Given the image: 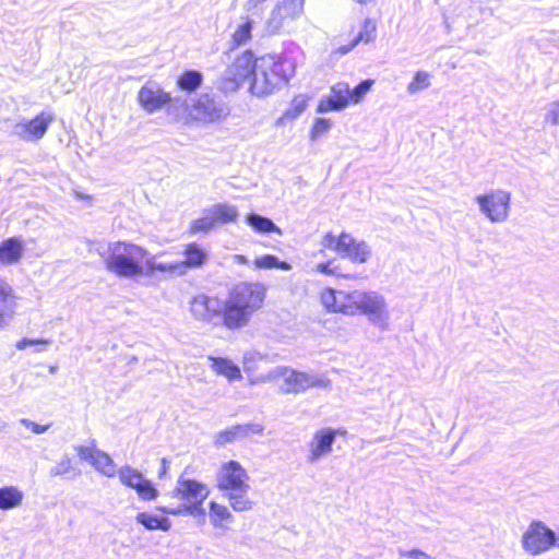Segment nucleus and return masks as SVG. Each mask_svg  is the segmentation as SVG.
<instances>
[{"mask_svg":"<svg viewBox=\"0 0 559 559\" xmlns=\"http://www.w3.org/2000/svg\"><path fill=\"white\" fill-rule=\"evenodd\" d=\"M203 83V74L198 70H185L176 81L178 90L186 95L195 93Z\"/></svg>","mask_w":559,"mask_h":559,"instance_id":"nucleus-23","label":"nucleus"},{"mask_svg":"<svg viewBox=\"0 0 559 559\" xmlns=\"http://www.w3.org/2000/svg\"><path fill=\"white\" fill-rule=\"evenodd\" d=\"M374 81L367 79L358 83L354 88L349 87L348 100L349 103L357 104L359 103L365 95L370 91Z\"/></svg>","mask_w":559,"mask_h":559,"instance_id":"nucleus-40","label":"nucleus"},{"mask_svg":"<svg viewBox=\"0 0 559 559\" xmlns=\"http://www.w3.org/2000/svg\"><path fill=\"white\" fill-rule=\"evenodd\" d=\"M254 265L258 269H280L283 271H288L292 269L290 264L286 261H281L276 255L273 254H264L255 259Z\"/></svg>","mask_w":559,"mask_h":559,"instance_id":"nucleus-35","label":"nucleus"},{"mask_svg":"<svg viewBox=\"0 0 559 559\" xmlns=\"http://www.w3.org/2000/svg\"><path fill=\"white\" fill-rule=\"evenodd\" d=\"M47 344V341L44 340H31V338H22L17 342L16 347L17 349H25L27 346L34 345V344Z\"/></svg>","mask_w":559,"mask_h":559,"instance_id":"nucleus-53","label":"nucleus"},{"mask_svg":"<svg viewBox=\"0 0 559 559\" xmlns=\"http://www.w3.org/2000/svg\"><path fill=\"white\" fill-rule=\"evenodd\" d=\"M353 292L337 290V304L335 311L344 314H355V306L352 301Z\"/></svg>","mask_w":559,"mask_h":559,"instance_id":"nucleus-38","label":"nucleus"},{"mask_svg":"<svg viewBox=\"0 0 559 559\" xmlns=\"http://www.w3.org/2000/svg\"><path fill=\"white\" fill-rule=\"evenodd\" d=\"M308 105V98L305 95L294 97L289 108L286 110L285 116L289 119H296L300 116Z\"/></svg>","mask_w":559,"mask_h":559,"instance_id":"nucleus-44","label":"nucleus"},{"mask_svg":"<svg viewBox=\"0 0 559 559\" xmlns=\"http://www.w3.org/2000/svg\"><path fill=\"white\" fill-rule=\"evenodd\" d=\"M183 255L185 260L179 261V263L181 264V270L185 273L186 269H200L205 265L210 253L201 245L197 242H190L185 246Z\"/></svg>","mask_w":559,"mask_h":559,"instance_id":"nucleus-19","label":"nucleus"},{"mask_svg":"<svg viewBox=\"0 0 559 559\" xmlns=\"http://www.w3.org/2000/svg\"><path fill=\"white\" fill-rule=\"evenodd\" d=\"M211 368L219 376L226 377L230 382L242 378L240 368L229 358L209 356Z\"/></svg>","mask_w":559,"mask_h":559,"instance_id":"nucleus-22","label":"nucleus"},{"mask_svg":"<svg viewBox=\"0 0 559 559\" xmlns=\"http://www.w3.org/2000/svg\"><path fill=\"white\" fill-rule=\"evenodd\" d=\"M92 466L106 477H114L116 474L118 475L114 460L109 456L108 453L102 450H99L97 456L93 461Z\"/></svg>","mask_w":559,"mask_h":559,"instance_id":"nucleus-33","label":"nucleus"},{"mask_svg":"<svg viewBox=\"0 0 559 559\" xmlns=\"http://www.w3.org/2000/svg\"><path fill=\"white\" fill-rule=\"evenodd\" d=\"M190 311L197 320L228 328L225 301L216 297L204 294L195 296L190 302Z\"/></svg>","mask_w":559,"mask_h":559,"instance_id":"nucleus-8","label":"nucleus"},{"mask_svg":"<svg viewBox=\"0 0 559 559\" xmlns=\"http://www.w3.org/2000/svg\"><path fill=\"white\" fill-rule=\"evenodd\" d=\"M246 223L259 234H282L281 229L274 224V222L263 215L257 213H249L246 216Z\"/></svg>","mask_w":559,"mask_h":559,"instance_id":"nucleus-26","label":"nucleus"},{"mask_svg":"<svg viewBox=\"0 0 559 559\" xmlns=\"http://www.w3.org/2000/svg\"><path fill=\"white\" fill-rule=\"evenodd\" d=\"M338 430L332 428H322L318 430L310 444V454L308 461L314 463L322 456L331 452L332 445L335 442Z\"/></svg>","mask_w":559,"mask_h":559,"instance_id":"nucleus-18","label":"nucleus"},{"mask_svg":"<svg viewBox=\"0 0 559 559\" xmlns=\"http://www.w3.org/2000/svg\"><path fill=\"white\" fill-rule=\"evenodd\" d=\"M349 85L340 82L331 87L330 95L322 97L317 106L318 114L329 111H341L349 105L348 100Z\"/></svg>","mask_w":559,"mask_h":559,"instance_id":"nucleus-17","label":"nucleus"},{"mask_svg":"<svg viewBox=\"0 0 559 559\" xmlns=\"http://www.w3.org/2000/svg\"><path fill=\"white\" fill-rule=\"evenodd\" d=\"M53 120V112L44 110L31 120L16 123L13 132L24 141L36 142L44 138Z\"/></svg>","mask_w":559,"mask_h":559,"instance_id":"nucleus-15","label":"nucleus"},{"mask_svg":"<svg viewBox=\"0 0 559 559\" xmlns=\"http://www.w3.org/2000/svg\"><path fill=\"white\" fill-rule=\"evenodd\" d=\"M399 554H400V556L407 557L409 559H432V557L430 555H428L425 551L417 549V548H414L411 550L400 549Z\"/></svg>","mask_w":559,"mask_h":559,"instance_id":"nucleus-50","label":"nucleus"},{"mask_svg":"<svg viewBox=\"0 0 559 559\" xmlns=\"http://www.w3.org/2000/svg\"><path fill=\"white\" fill-rule=\"evenodd\" d=\"M135 492L138 493L139 498L144 500V501L155 500L158 497V495H159L158 489L147 478L143 479V481L141 483L140 487L136 488Z\"/></svg>","mask_w":559,"mask_h":559,"instance_id":"nucleus-43","label":"nucleus"},{"mask_svg":"<svg viewBox=\"0 0 559 559\" xmlns=\"http://www.w3.org/2000/svg\"><path fill=\"white\" fill-rule=\"evenodd\" d=\"M135 521L147 531L168 532L171 528V522L167 516L148 512H139L135 515Z\"/></svg>","mask_w":559,"mask_h":559,"instance_id":"nucleus-24","label":"nucleus"},{"mask_svg":"<svg viewBox=\"0 0 559 559\" xmlns=\"http://www.w3.org/2000/svg\"><path fill=\"white\" fill-rule=\"evenodd\" d=\"M229 115V108L222 97L212 92L201 93L191 100V114L193 120L203 123L219 121Z\"/></svg>","mask_w":559,"mask_h":559,"instance_id":"nucleus-7","label":"nucleus"},{"mask_svg":"<svg viewBox=\"0 0 559 559\" xmlns=\"http://www.w3.org/2000/svg\"><path fill=\"white\" fill-rule=\"evenodd\" d=\"M23 253V241L17 237H10L0 243V264H15L21 260Z\"/></svg>","mask_w":559,"mask_h":559,"instance_id":"nucleus-20","label":"nucleus"},{"mask_svg":"<svg viewBox=\"0 0 559 559\" xmlns=\"http://www.w3.org/2000/svg\"><path fill=\"white\" fill-rule=\"evenodd\" d=\"M321 246L335 251L342 258L348 259L353 263L359 264L366 263L372 253L370 246L365 240H357L345 231H342L337 237L332 231H328L322 237Z\"/></svg>","mask_w":559,"mask_h":559,"instance_id":"nucleus-5","label":"nucleus"},{"mask_svg":"<svg viewBox=\"0 0 559 559\" xmlns=\"http://www.w3.org/2000/svg\"><path fill=\"white\" fill-rule=\"evenodd\" d=\"M252 28V21L250 20L240 24L233 34V47L245 45L251 39Z\"/></svg>","mask_w":559,"mask_h":559,"instance_id":"nucleus-39","label":"nucleus"},{"mask_svg":"<svg viewBox=\"0 0 559 559\" xmlns=\"http://www.w3.org/2000/svg\"><path fill=\"white\" fill-rule=\"evenodd\" d=\"M276 372L284 377L282 391L287 394H300L311 388H323L329 382L314 373L297 371L288 367H278Z\"/></svg>","mask_w":559,"mask_h":559,"instance_id":"nucleus-10","label":"nucleus"},{"mask_svg":"<svg viewBox=\"0 0 559 559\" xmlns=\"http://www.w3.org/2000/svg\"><path fill=\"white\" fill-rule=\"evenodd\" d=\"M317 271L325 275H335L344 278L356 280L357 274H343L338 265H334L333 261L321 262L317 265Z\"/></svg>","mask_w":559,"mask_h":559,"instance_id":"nucleus-42","label":"nucleus"},{"mask_svg":"<svg viewBox=\"0 0 559 559\" xmlns=\"http://www.w3.org/2000/svg\"><path fill=\"white\" fill-rule=\"evenodd\" d=\"M257 59L251 50H247L237 57L225 70L218 83V88L223 93H231L236 92L246 81H249L251 84L255 72Z\"/></svg>","mask_w":559,"mask_h":559,"instance_id":"nucleus-6","label":"nucleus"},{"mask_svg":"<svg viewBox=\"0 0 559 559\" xmlns=\"http://www.w3.org/2000/svg\"><path fill=\"white\" fill-rule=\"evenodd\" d=\"M510 193L498 190L477 197L480 211L493 223L504 222L509 214Z\"/></svg>","mask_w":559,"mask_h":559,"instance_id":"nucleus-14","label":"nucleus"},{"mask_svg":"<svg viewBox=\"0 0 559 559\" xmlns=\"http://www.w3.org/2000/svg\"><path fill=\"white\" fill-rule=\"evenodd\" d=\"M15 299L12 286L7 281L0 278V328L12 318L16 307Z\"/></svg>","mask_w":559,"mask_h":559,"instance_id":"nucleus-21","label":"nucleus"},{"mask_svg":"<svg viewBox=\"0 0 559 559\" xmlns=\"http://www.w3.org/2000/svg\"><path fill=\"white\" fill-rule=\"evenodd\" d=\"M70 473H73L72 477H76L81 474V471L73 468L69 454H63L61 460L49 471L51 477L64 476Z\"/></svg>","mask_w":559,"mask_h":559,"instance_id":"nucleus-37","label":"nucleus"},{"mask_svg":"<svg viewBox=\"0 0 559 559\" xmlns=\"http://www.w3.org/2000/svg\"><path fill=\"white\" fill-rule=\"evenodd\" d=\"M209 213L213 215L216 224L234 223L239 215L237 207L228 203L214 204L209 207Z\"/></svg>","mask_w":559,"mask_h":559,"instance_id":"nucleus-25","label":"nucleus"},{"mask_svg":"<svg viewBox=\"0 0 559 559\" xmlns=\"http://www.w3.org/2000/svg\"><path fill=\"white\" fill-rule=\"evenodd\" d=\"M168 111L175 110H181L182 112H189L191 114V103L188 100L187 97L183 96H175L171 97L170 103H168Z\"/></svg>","mask_w":559,"mask_h":559,"instance_id":"nucleus-48","label":"nucleus"},{"mask_svg":"<svg viewBox=\"0 0 559 559\" xmlns=\"http://www.w3.org/2000/svg\"><path fill=\"white\" fill-rule=\"evenodd\" d=\"M104 258L106 270L121 278H135L144 274V262L148 255L144 248L124 241L109 242L97 249Z\"/></svg>","mask_w":559,"mask_h":559,"instance_id":"nucleus-2","label":"nucleus"},{"mask_svg":"<svg viewBox=\"0 0 559 559\" xmlns=\"http://www.w3.org/2000/svg\"><path fill=\"white\" fill-rule=\"evenodd\" d=\"M265 298V287L260 283H240L234 287L225 301L228 329L245 326L252 313L261 308Z\"/></svg>","mask_w":559,"mask_h":559,"instance_id":"nucleus-3","label":"nucleus"},{"mask_svg":"<svg viewBox=\"0 0 559 559\" xmlns=\"http://www.w3.org/2000/svg\"><path fill=\"white\" fill-rule=\"evenodd\" d=\"M352 301L355 312L359 311L367 316L373 324L383 326L389 318L386 302L382 295L377 292L353 290Z\"/></svg>","mask_w":559,"mask_h":559,"instance_id":"nucleus-9","label":"nucleus"},{"mask_svg":"<svg viewBox=\"0 0 559 559\" xmlns=\"http://www.w3.org/2000/svg\"><path fill=\"white\" fill-rule=\"evenodd\" d=\"M23 492L13 486H4L0 488V510H11L21 506L23 501Z\"/></svg>","mask_w":559,"mask_h":559,"instance_id":"nucleus-27","label":"nucleus"},{"mask_svg":"<svg viewBox=\"0 0 559 559\" xmlns=\"http://www.w3.org/2000/svg\"><path fill=\"white\" fill-rule=\"evenodd\" d=\"M321 302L328 311H335V304H337V290L333 288H325L321 294Z\"/></svg>","mask_w":559,"mask_h":559,"instance_id":"nucleus-47","label":"nucleus"},{"mask_svg":"<svg viewBox=\"0 0 559 559\" xmlns=\"http://www.w3.org/2000/svg\"><path fill=\"white\" fill-rule=\"evenodd\" d=\"M247 471L237 461H229L221 467L217 474V488L224 493L237 490H249Z\"/></svg>","mask_w":559,"mask_h":559,"instance_id":"nucleus-13","label":"nucleus"},{"mask_svg":"<svg viewBox=\"0 0 559 559\" xmlns=\"http://www.w3.org/2000/svg\"><path fill=\"white\" fill-rule=\"evenodd\" d=\"M545 121L554 126H559V99L549 104Z\"/></svg>","mask_w":559,"mask_h":559,"instance_id":"nucleus-49","label":"nucleus"},{"mask_svg":"<svg viewBox=\"0 0 559 559\" xmlns=\"http://www.w3.org/2000/svg\"><path fill=\"white\" fill-rule=\"evenodd\" d=\"M332 122L330 119L325 118H316L313 126L310 131V138L312 141H316L322 134L326 133L331 129Z\"/></svg>","mask_w":559,"mask_h":559,"instance_id":"nucleus-46","label":"nucleus"},{"mask_svg":"<svg viewBox=\"0 0 559 559\" xmlns=\"http://www.w3.org/2000/svg\"><path fill=\"white\" fill-rule=\"evenodd\" d=\"M356 1H357V2H359V3H366V2H368L369 0H356Z\"/></svg>","mask_w":559,"mask_h":559,"instance_id":"nucleus-58","label":"nucleus"},{"mask_svg":"<svg viewBox=\"0 0 559 559\" xmlns=\"http://www.w3.org/2000/svg\"><path fill=\"white\" fill-rule=\"evenodd\" d=\"M296 62L287 55H265L257 59L255 72L249 91L263 97L286 86L295 75Z\"/></svg>","mask_w":559,"mask_h":559,"instance_id":"nucleus-1","label":"nucleus"},{"mask_svg":"<svg viewBox=\"0 0 559 559\" xmlns=\"http://www.w3.org/2000/svg\"><path fill=\"white\" fill-rule=\"evenodd\" d=\"M171 100V95L165 92L157 83L147 82L138 93V102L148 114L165 107Z\"/></svg>","mask_w":559,"mask_h":559,"instance_id":"nucleus-16","label":"nucleus"},{"mask_svg":"<svg viewBox=\"0 0 559 559\" xmlns=\"http://www.w3.org/2000/svg\"><path fill=\"white\" fill-rule=\"evenodd\" d=\"M170 272V273H178L183 274V271L181 270V264L179 262L174 263H162L156 262L155 257L148 255L146 257V260L144 262V274L146 276H152L155 272Z\"/></svg>","mask_w":559,"mask_h":559,"instance_id":"nucleus-28","label":"nucleus"},{"mask_svg":"<svg viewBox=\"0 0 559 559\" xmlns=\"http://www.w3.org/2000/svg\"><path fill=\"white\" fill-rule=\"evenodd\" d=\"M249 490H237L224 493L228 499L230 507L236 512L248 511L252 509L253 502L248 498Z\"/></svg>","mask_w":559,"mask_h":559,"instance_id":"nucleus-32","label":"nucleus"},{"mask_svg":"<svg viewBox=\"0 0 559 559\" xmlns=\"http://www.w3.org/2000/svg\"><path fill=\"white\" fill-rule=\"evenodd\" d=\"M376 27L369 21H366L364 31H360L357 37L349 44L341 46L338 52L342 55L348 53L359 41L369 43L374 38Z\"/></svg>","mask_w":559,"mask_h":559,"instance_id":"nucleus-34","label":"nucleus"},{"mask_svg":"<svg viewBox=\"0 0 559 559\" xmlns=\"http://www.w3.org/2000/svg\"><path fill=\"white\" fill-rule=\"evenodd\" d=\"M241 427L243 428V433L246 438H248L251 435H261L264 430V427L261 424L257 423L241 424Z\"/></svg>","mask_w":559,"mask_h":559,"instance_id":"nucleus-52","label":"nucleus"},{"mask_svg":"<svg viewBox=\"0 0 559 559\" xmlns=\"http://www.w3.org/2000/svg\"><path fill=\"white\" fill-rule=\"evenodd\" d=\"M118 477L122 485L136 491L145 478L143 474L130 465H124L118 469Z\"/></svg>","mask_w":559,"mask_h":559,"instance_id":"nucleus-29","label":"nucleus"},{"mask_svg":"<svg viewBox=\"0 0 559 559\" xmlns=\"http://www.w3.org/2000/svg\"><path fill=\"white\" fill-rule=\"evenodd\" d=\"M558 547L559 548V531H554V536L551 538V548Z\"/></svg>","mask_w":559,"mask_h":559,"instance_id":"nucleus-56","label":"nucleus"},{"mask_svg":"<svg viewBox=\"0 0 559 559\" xmlns=\"http://www.w3.org/2000/svg\"><path fill=\"white\" fill-rule=\"evenodd\" d=\"M245 438L243 428L241 427V424H238L217 432L214 442L216 447L222 448L228 443L242 440Z\"/></svg>","mask_w":559,"mask_h":559,"instance_id":"nucleus-31","label":"nucleus"},{"mask_svg":"<svg viewBox=\"0 0 559 559\" xmlns=\"http://www.w3.org/2000/svg\"><path fill=\"white\" fill-rule=\"evenodd\" d=\"M305 0H282L272 10L266 22L271 33H278L287 28L292 22L299 19L304 13Z\"/></svg>","mask_w":559,"mask_h":559,"instance_id":"nucleus-12","label":"nucleus"},{"mask_svg":"<svg viewBox=\"0 0 559 559\" xmlns=\"http://www.w3.org/2000/svg\"><path fill=\"white\" fill-rule=\"evenodd\" d=\"M80 460L88 462L91 465L97 456L99 450L96 448L95 441L93 440L91 445H75L74 447Z\"/></svg>","mask_w":559,"mask_h":559,"instance_id":"nucleus-45","label":"nucleus"},{"mask_svg":"<svg viewBox=\"0 0 559 559\" xmlns=\"http://www.w3.org/2000/svg\"><path fill=\"white\" fill-rule=\"evenodd\" d=\"M265 0H249V5L255 8L258 7L260 3L264 2Z\"/></svg>","mask_w":559,"mask_h":559,"instance_id":"nucleus-57","label":"nucleus"},{"mask_svg":"<svg viewBox=\"0 0 559 559\" xmlns=\"http://www.w3.org/2000/svg\"><path fill=\"white\" fill-rule=\"evenodd\" d=\"M429 85V74L425 71H418L414 75L412 82L408 84L407 92L413 95L428 88Z\"/></svg>","mask_w":559,"mask_h":559,"instance_id":"nucleus-41","label":"nucleus"},{"mask_svg":"<svg viewBox=\"0 0 559 559\" xmlns=\"http://www.w3.org/2000/svg\"><path fill=\"white\" fill-rule=\"evenodd\" d=\"M47 344V341L44 340H31V338H22L17 342L16 347L17 349H25L27 346L34 345V344Z\"/></svg>","mask_w":559,"mask_h":559,"instance_id":"nucleus-54","label":"nucleus"},{"mask_svg":"<svg viewBox=\"0 0 559 559\" xmlns=\"http://www.w3.org/2000/svg\"><path fill=\"white\" fill-rule=\"evenodd\" d=\"M216 223L213 215L209 213V207L203 210V215L191 222L190 233H209L215 227Z\"/></svg>","mask_w":559,"mask_h":559,"instance_id":"nucleus-36","label":"nucleus"},{"mask_svg":"<svg viewBox=\"0 0 559 559\" xmlns=\"http://www.w3.org/2000/svg\"><path fill=\"white\" fill-rule=\"evenodd\" d=\"M21 424L23 426H25L26 428L31 429L32 432H34L36 435L44 433L49 428V425H39V424L34 423V421H32L29 419H26V418L21 419Z\"/></svg>","mask_w":559,"mask_h":559,"instance_id":"nucleus-51","label":"nucleus"},{"mask_svg":"<svg viewBox=\"0 0 559 559\" xmlns=\"http://www.w3.org/2000/svg\"><path fill=\"white\" fill-rule=\"evenodd\" d=\"M210 495L209 487L193 478L180 475L175 488L169 492L171 498L181 501L177 507L157 506L156 510L169 515H191L204 519L206 515L203 502Z\"/></svg>","mask_w":559,"mask_h":559,"instance_id":"nucleus-4","label":"nucleus"},{"mask_svg":"<svg viewBox=\"0 0 559 559\" xmlns=\"http://www.w3.org/2000/svg\"><path fill=\"white\" fill-rule=\"evenodd\" d=\"M554 530L542 521H532L522 536L523 549L532 556H538L551 549Z\"/></svg>","mask_w":559,"mask_h":559,"instance_id":"nucleus-11","label":"nucleus"},{"mask_svg":"<svg viewBox=\"0 0 559 559\" xmlns=\"http://www.w3.org/2000/svg\"><path fill=\"white\" fill-rule=\"evenodd\" d=\"M168 467H169V461L167 459L163 457L160 460V468H159V471L157 473L158 478L162 479V478H164L166 476V474L168 472Z\"/></svg>","mask_w":559,"mask_h":559,"instance_id":"nucleus-55","label":"nucleus"},{"mask_svg":"<svg viewBox=\"0 0 559 559\" xmlns=\"http://www.w3.org/2000/svg\"><path fill=\"white\" fill-rule=\"evenodd\" d=\"M209 518L211 524L215 528H222L224 527V522L230 521L233 519V514L227 507L215 501H211L209 503Z\"/></svg>","mask_w":559,"mask_h":559,"instance_id":"nucleus-30","label":"nucleus"}]
</instances>
